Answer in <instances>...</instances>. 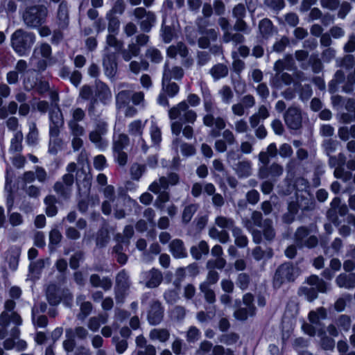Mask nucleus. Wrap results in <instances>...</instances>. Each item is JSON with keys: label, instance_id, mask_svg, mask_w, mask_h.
<instances>
[{"label": "nucleus", "instance_id": "1", "mask_svg": "<svg viewBox=\"0 0 355 355\" xmlns=\"http://www.w3.org/2000/svg\"><path fill=\"white\" fill-rule=\"evenodd\" d=\"M300 273L301 270L297 264L289 261L280 264L272 277L273 288L279 289L285 284L295 282Z\"/></svg>", "mask_w": 355, "mask_h": 355}, {"label": "nucleus", "instance_id": "2", "mask_svg": "<svg viewBox=\"0 0 355 355\" xmlns=\"http://www.w3.org/2000/svg\"><path fill=\"white\" fill-rule=\"evenodd\" d=\"M35 42V35L23 28L16 30L10 37L13 50L20 56L26 55Z\"/></svg>", "mask_w": 355, "mask_h": 355}, {"label": "nucleus", "instance_id": "3", "mask_svg": "<svg viewBox=\"0 0 355 355\" xmlns=\"http://www.w3.org/2000/svg\"><path fill=\"white\" fill-rule=\"evenodd\" d=\"M49 15V10L42 4L26 7L21 14V19L25 26L29 28H37L45 23Z\"/></svg>", "mask_w": 355, "mask_h": 355}, {"label": "nucleus", "instance_id": "4", "mask_svg": "<svg viewBox=\"0 0 355 355\" xmlns=\"http://www.w3.org/2000/svg\"><path fill=\"white\" fill-rule=\"evenodd\" d=\"M168 117L171 120L180 118L184 123L193 124L198 115L196 111L189 108L186 101H182L168 110Z\"/></svg>", "mask_w": 355, "mask_h": 355}, {"label": "nucleus", "instance_id": "5", "mask_svg": "<svg viewBox=\"0 0 355 355\" xmlns=\"http://www.w3.org/2000/svg\"><path fill=\"white\" fill-rule=\"evenodd\" d=\"M232 17L235 19L233 29L235 31H241L243 33H248L250 27L244 18L247 15V8L245 4L239 3L235 5L232 10Z\"/></svg>", "mask_w": 355, "mask_h": 355}, {"label": "nucleus", "instance_id": "6", "mask_svg": "<svg viewBox=\"0 0 355 355\" xmlns=\"http://www.w3.org/2000/svg\"><path fill=\"white\" fill-rule=\"evenodd\" d=\"M135 19L139 21L140 29L148 33L156 21L155 15L151 11H147L144 8L138 7L133 10Z\"/></svg>", "mask_w": 355, "mask_h": 355}, {"label": "nucleus", "instance_id": "7", "mask_svg": "<svg viewBox=\"0 0 355 355\" xmlns=\"http://www.w3.org/2000/svg\"><path fill=\"white\" fill-rule=\"evenodd\" d=\"M180 182V177L175 173H170L167 177L162 176L157 180L153 182L148 190L151 192L158 194L162 191H166L169 186L177 185Z\"/></svg>", "mask_w": 355, "mask_h": 355}, {"label": "nucleus", "instance_id": "8", "mask_svg": "<svg viewBox=\"0 0 355 355\" xmlns=\"http://www.w3.org/2000/svg\"><path fill=\"white\" fill-rule=\"evenodd\" d=\"M73 183V175L66 173L62 176L61 180L57 181L54 184L53 190L60 198L63 200H68L71 196Z\"/></svg>", "mask_w": 355, "mask_h": 355}, {"label": "nucleus", "instance_id": "9", "mask_svg": "<svg viewBox=\"0 0 355 355\" xmlns=\"http://www.w3.org/2000/svg\"><path fill=\"white\" fill-rule=\"evenodd\" d=\"M166 53L167 55L171 58H175L178 55H179L182 58H183L182 64L184 67L189 68L193 63V60L189 55V48L182 42L171 45L167 49Z\"/></svg>", "mask_w": 355, "mask_h": 355}, {"label": "nucleus", "instance_id": "10", "mask_svg": "<svg viewBox=\"0 0 355 355\" xmlns=\"http://www.w3.org/2000/svg\"><path fill=\"white\" fill-rule=\"evenodd\" d=\"M130 285L128 272L125 270H121L116 276L114 287L115 298L118 302H123Z\"/></svg>", "mask_w": 355, "mask_h": 355}, {"label": "nucleus", "instance_id": "11", "mask_svg": "<svg viewBox=\"0 0 355 355\" xmlns=\"http://www.w3.org/2000/svg\"><path fill=\"white\" fill-rule=\"evenodd\" d=\"M284 119L289 129L299 130L302 126V116L300 108L296 106H291L285 112Z\"/></svg>", "mask_w": 355, "mask_h": 355}, {"label": "nucleus", "instance_id": "12", "mask_svg": "<svg viewBox=\"0 0 355 355\" xmlns=\"http://www.w3.org/2000/svg\"><path fill=\"white\" fill-rule=\"evenodd\" d=\"M116 55L113 52L104 53L102 58V65L105 75L110 79H113L117 73L118 63Z\"/></svg>", "mask_w": 355, "mask_h": 355}, {"label": "nucleus", "instance_id": "13", "mask_svg": "<svg viewBox=\"0 0 355 355\" xmlns=\"http://www.w3.org/2000/svg\"><path fill=\"white\" fill-rule=\"evenodd\" d=\"M203 124L207 127H212L215 125V129H212L209 132L211 137H218L220 135V131L225 128L226 123L224 119L220 116L214 117L213 114H207L202 119Z\"/></svg>", "mask_w": 355, "mask_h": 355}, {"label": "nucleus", "instance_id": "14", "mask_svg": "<svg viewBox=\"0 0 355 355\" xmlns=\"http://www.w3.org/2000/svg\"><path fill=\"white\" fill-rule=\"evenodd\" d=\"M146 121H147L142 122L141 120H135L128 126V132L129 135L132 137H138V144H141L142 150L144 153H146L148 150V146L142 138V135Z\"/></svg>", "mask_w": 355, "mask_h": 355}, {"label": "nucleus", "instance_id": "15", "mask_svg": "<svg viewBox=\"0 0 355 355\" xmlns=\"http://www.w3.org/2000/svg\"><path fill=\"white\" fill-rule=\"evenodd\" d=\"M103 105H107L112 98V92L110 87L101 80H96L94 94L93 96Z\"/></svg>", "mask_w": 355, "mask_h": 355}, {"label": "nucleus", "instance_id": "16", "mask_svg": "<svg viewBox=\"0 0 355 355\" xmlns=\"http://www.w3.org/2000/svg\"><path fill=\"white\" fill-rule=\"evenodd\" d=\"M141 275L143 279L141 282H143L146 287L151 288L157 287L163 279L162 273L156 268L143 272Z\"/></svg>", "mask_w": 355, "mask_h": 355}, {"label": "nucleus", "instance_id": "17", "mask_svg": "<svg viewBox=\"0 0 355 355\" xmlns=\"http://www.w3.org/2000/svg\"><path fill=\"white\" fill-rule=\"evenodd\" d=\"M283 172V166L276 162H273L268 166H261L259 168L258 177L261 180L271 177V178L274 179V181H275V179L281 176Z\"/></svg>", "mask_w": 355, "mask_h": 355}, {"label": "nucleus", "instance_id": "18", "mask_svg": "<svg viewBox=\"0 0 355 355\" xmlns=\"http://www.w3.org/2000/svg\"><path fill=\"white\" fill-rule=\"evenodd\" d=\"M164 316V311L161 303L159 301H153L150 310L148 313V320L152 325L159 324Z\"/></svg>", "mask_w": 355, "mask_h": 355}, {"label": "nucleus", "instance_id": "19", "mask_svg": "<svg viewBox=\"0 0 355 355\" xmlns=\"http://www.w3.org/2000/svg\"><path fill=\"white\" fill-rule=\"evenodd\" d=\"M49 131H60L64 125V117L58 105L53 107L49 112Z\"/></svg>", "mask_w": 355, "mask_h": 355}, {"label": "nucleus", "instance_id": "20", "mask_svg": "<svg viewBox=\"0 0 355 355\" xmlns=\"http://www.w3.org/2000/svg\"><path fill=\"white\" fill-rule=\"evenodd\" d=\"M295 68V62L293 55L287 54L282 59L278 60L275 62L273 69L276 72V77H278L284 69L293 70Z\"/></svg>", "mask_w": 355, "mask_h": 355}, {"label": "nucleus", "instance_id": "21", "mask_svg": "<svg viewBox=\"0 0 355 355\" xmlns=\"http://www.w3.org/2000/svg\"><path fill=\"white\" fill-rule=\"evenodd\" d=\"M259 33L262 38L268 40L277 32V28L268 18H264L259 22Z\"/></svg>", "mask_w": 355, "mask_h": 355}, {"label": "nucleus", "instance_id": "22", "mask_svg": "<svg viewBox=\"0 0 355 355\" xmlns=\"http://www.w3.org/2000/svg\"><path fill=\"white\" fill-rule=\"evenodd\" d=\"M69 9L66 1H60L57 10V23L60 28L64 29L69 25Z\"/></svg>", "mask_w": 355, "mask_h": 355}, {"label": "nucleus", "instance_id": "23", "mask_svg": "<svg viewBox=\"0 0 355 355\" xmlns=\"http://www.w3.org/2000/svg\"><path fill=\"white\" fill-rule=\"evenodd\" d=\"M169 250L175 259H183L187 257L184 242L180 239H173L169 243Z\"/></svg>", "mask_w": 355, "mask_h": 355}, {"label": "nucleus", "instance_id": "24", "mask_svg": "<svg viewBox=\"0 0 355 355\" xmlns=\"http://www.w3.org/2000/svg\"><path fill=\"white\" fill-rule=\"evenodd\" d=\"M183 76L184 70L181 67L174 66L170 68L167 62L164 64L163 79L166 80H171L172 79L179 80L182 79Z\"/></svg>", "mask_w": 355, "mask_h": 355}, {"label": "nucleus", "instance_id": "25", "mask_svg": "<svg viewBox=\"0 0 355 355\" xmlns=\"http://www.w3.org/2000/svg\"><path fill=\"white\" fill-rule=\"evenodd\" d=\"M86 297L84 295H79L76 297V303L80 305V313L77 318L84 320L92 312L93 305L90 302L85 301Z\"/></svg>", "mask_w": 355, "mask_h": 355}, {"label": "nucleus", "instance_id": "26", "mask_svg": "<svg viewBox=\"0 0 355 355\" xmlns=\"http://www.w3.org/2000/svg\"><path fill=\"white\" fill-rule=\"evenodd\" d=\"M60 131H49V152L51 154H56L61 150L64 146L63 140L59 137Z\"/></svg>", "mask_w": 355, "mask_h": 355}, {"label": "nucleus", "instance_id": "27", "mask_svg": "<svg viewBox=\"0 0 355 355\" xmlns=\"http://www.w3.org/2000/svg\"><path fill=\"white\" fill-rule=\"evenodd\" d=\"M234 171L239 178H246L252 174V163L249 160L239 161L234 167Z\"/></svg>", "mask_w": 355, "mask_h": 355}, {"label": "nucleus", "instance_id": "28", "mask_svg": "<svg viewBox=\"0 0 355 355\" xmlns=\"http://www.w3.org/2000/svg\"><path fill=\"white\" fill-rule=\"evenodd\" d=\"M89 283L94 288H101L104 291H109L112 286V281L108 277H101L97 274H92L89 277Z\"/></svg>", "mask_w": 355, "mask_h": 355}, {"label": "nucleus", "instance_id": "29", "mask_svg": "<svg viewBox=\"0 0 355 355\" xmlns=\"http://www.w3.org/2000/svg\"><path fill=\"white\" fill-rule=\"evenodd\" d=\"M106 132L105 125L98 126L96 130L89 134V140L97 147L103 148L107 146V143L102 138V135Z\"/></svg>", "mask_w": 355, "mask_h": 355}, {"label": "nucleus", "instance_id": "30", "mask_svg": "<svg viewBox=\"0 0 355 355\" xmlns=\"http://www.w3.org/2000/svg\"><path fill=\"white\" fill-rule=\"evenodd\" d=\"M306 283L313 286L318 292L325 293L330 290V284L325 282L315 275H312L306 279Z\"/></svg>", "mask_w": 355, "mask_h": 355}, {"label": "nucleus", "instance_id": "31", "mask_svg": "<svg viewBox=\"0 0 355 355\" xmlns=\"http://www.w3.org/2000/svg\"><path fill=\"white\" fill-rule=\"evenodd\" d=\"M336 283L340 288H353L355 287V273H341L336 277Z\"/></svg>", "mask_w": 355, "mask_h": 355}, {"label": "nucleus", "instance_id": "32", "mask_svg": "<svg viewBox=\"0 0 355 355\" xmlns=\"http://www.w3.org/2000/svg\"><path fill=\"white\" fill-rule=\"evenodd\" d=\"M299 209L302 211H313L315 207V202L314 199L311 197L309 194L307 196L298 195L297 193V201Z\"/></svg>", "mask_w": 355, "mask_h": 355}, {"label": "nucleus", "instance_id": "33", "mask_svg": "<svg viewBox=\"0 0 355 355\" xmlns=\"http://www.w3.org/2000/svg\"><path fill=\"white\" fill-rule=\"evenodd\" d=\"M173 146L176 150H178V146H180L181 153L185 157L194 155L196 153L194 146L183 142L179 137H177L173 140Z\"/></svg>", "mask_w": 355, "mask_h": 355}, {"label": "nucleus", "instance_id": "34", "mask_svg": "<svg viewBox=\"0 0 355 355\" xmlns=\"http://www.w3.org/2000/svg\"><path fill=\"white\" fill-rule=\"evenodd\" d=\"M15 307V302L12 300H8L5 302L4 309L5 310L1 313V322H4L9 317L8 314H10V316L13 318L14 321L16 322L17 321H19V315L14 311V308Z\"/></svg>", "mask_w": 355, "mask_h": 355}, {"label": "nucleus", "instance_id": "35", "mask_svg": "<svg viewBox=\"0 0 355 355\" xmlns=\"http://www.w3.org/2000/svg\"><path fill=\"white\" fill-rule=\"evenodd\" d=\"M44 202L46 206L45 213L49 217L55 216L58 211V208L56 204L58 202V199L53 195H48L44 199Z\"/></svg>", "mask_w": 355, "mask_h": 355}, {"label": "nucleus", "instance_id": "36", "mask_svg": "<svg viewBox=\"0 0 355 355\" xmlns=\"http://www.w3.org/2000/svg\"><path fill=\"white\" fill-rule=\"evenodd\" d=\"M327 318V311L325 308L321 306L315 310L311 311L308 315V319L310 323L315 325H320V320H325Z\"/></svg>", "mask_w": 355, "mask_h": 355}, {"label": "nucleus", "instance_id": "37", "mask_svg": "<svg viewBox=\"0 0 355 355\" xmlns=\"http://www.w3.org/2000/svg\"><path fill=\"white\" fill-rule=\"evenodd\" d=\"M51 54L52 51L51 46L47 43H42L34 49L31 61L36 60L37 55H40L42 58L50 60L51 59Z\"/></svg>", "mask_w": 355, "mask_h": 355}, {"label": "nucleus", "instance_id": "38", "mask_svg": "<svg viewBox=\"0 0 355 355\" xmlns=\"http://www.w3.org/2000/svg\"><path fill=\"white\" fill-rule=\"evenodd\" d=\"M149 338L151 340H158L160 343H166L170 338V331L164 328H155L149 333Z\"/></svg>", "mask_w": 355, "mask_h": 355}, {"label": "nucleus", "instance_id": "39", "mask_svg": "<svg viewBox=\"0 0 355 355\" xmlns=\"http://www.w3.org/2000/svg\"><path fill=\"white\" fill-rule=\"evenodd\" d=\"M241 31L232 33L231 31L223 34L222 40L224 43L232 42L235 46L243 44L245 42V37Z\"/></svg>", "mask_w": 355, "mask_h": 355}, {"label": "nucleus", "instance_id": "40", "mask_svg": "<svg viewBox=\"0 0 355 355\" xmlns=\"http://www.w3.org/2000/svg\"><path fill=\"white\" fill-rule=\"evenodd\" d=\"M252 255L254 260L259 261L262 259L268 260L271 259L274 255V252L271 248L263 250L261 247L257 246L252 249Z\"/></svg>", "mask_w": 355, "mask_h": 355}, {"label": "nucleus", "instance_id": "41", "mask_svg": "<svg viewBox=\"0 0 355 355\" xmlns=\"http://www.w3.org/2000/svg\"><path fill=\"white\" fill-rule=\"evenodd\" d=\"M132 92L130 90H122L116 95V106L118 110L125 108L131 100Z\"/></svg>", "mask_w": 355, "mask_h": 355}, {"label": "nucleus", "instance_id": "42", "mask_svg": "<svg viewBox=\"0 0 355 355\" xmlns=\"http://www.w3.org/2000/svg\"><path fill=\"white\" fill-rule=\"evenodd\" d=\"M46 295L49 303L52 306L58 305L61 301L59 290L55 284L48 286Z\"/></svg>", "mask_w": 355, "mask_h": 355}, {"label": "nucleus", "instance_id": "43", "mask_svg": "<svg viewBox=\"0 0 355 355\" xmlns=\"http://www.w3.org/2000/svg\"><path fill=\"white\" fill-rule=\"evenodd\" d=\"M209 250V248L207 242L201 241L198 245L192 246L190 252L195 259L199 260L201 259L202 254H207Z\"/></svg>", "mask_w": 355, "mask_h": 355}, {"label": "nucleus", "instance_id": "44", "mask_svg": "<svg viewBox=\"0 0 355 355\" xmlns=\"http://www.w3.org/2000/svg\"><path fill=\"white\" fill-rule=\"evenodd\" d=\"M261 227H263L262 233L264 239L270 243L273 241L276 236V232L272 226V220L270 218L265 219Z\"/></svg>", "mask_w": 355, "mask_h": 355}, {"label": "nucleus", "instance_id": "45", "mask_svg": "<svg viewBox=\"0 0 355 355\" xmlns=\"http://www.w3.org/2000/svg\"><path fill=\"white\" fill-rule=\"evenodd\" d=\"M141 49L137 47V44L134 42L130 43L127 49H123L120 51L121 55L125 61H130L132 58L137 57L140 53Z\"/></svg>", "mask_w": 355, "mask_h": 355}, {"label": "nucleus", "instance_id": "46", "mask_svg": "<svg viewBox=\"0 0 355 355\" xmlns=\"http://www.w3.org/2000/svg\"><path fill=\"white\" fill-rule=\"evenodd\" d=\"M228 73V67L222 63L214 65L209 70V73L215 80L226 77Z\"/></svg>", "mask_w": 355, "mask_h": 355}, {"label": "nucleus", "instance_id": "47", "mask_svg": "<svg viewBox=\"0 0 355 355\" xmlns=\"http://www.w3.org/2000/svg\"><path fill=\"white\" fill-rule=\"evenodd\" d=\"M328 242L322 241L320 243L321 246L324 249V252L327 255H329L330 257L333 256L334 253H338L343 246V241L340 239L336 238L331 243V249L333 252H331L330 248L327 245Z\"/></svg>", "mask_w": 355, "mask_h": 355}, {"label": "nucleus", "instance_id": "48", "mask_svg": "<svg viewBox=\"0 0 355 355\" xmlns=\"http://www.w3.org/2000/svg\"><path fill=\"white\" fill-rule=\"evenodd\" d=\"M232 236L234 237V243L239 248H245L248 244V237L243 234V230L239 227H236L232 230Z\"/></svg>", "mask_w": 355, "mask_h": 355}, {"label": "nucleus", "instance_id": "49", "mask_svg": "<svg viewBox=\"0 0 355 355\" xmlns=\"http://www.w3.org/2000/svg\"><path fill=\"white\" fill-rule=\"evenodd\" d=\"M23 133L21 130L17 131L10 141V151L12 153H19L23 149L22 141Z\"/></svg>", "mask_w": 355, "mask_h": 355}, {"label": "nucleus", "instance_id": "50", "mask_svg": "<svg viewBox=\"0 0 355 355\" xmlns=\"http://www.w3.org/2000/svg\"><path fill=\"white\" fill-rule=\"evenodd\" d=\"M65 336L66 339L63 341V348L67 353L72 352L76 345L73 329L71 328L66 329Z\"/></svg>", "mask_w": 355, "mask_h": 355}, {"label": "nucleus", "instance_id": "51", "mask_svg": "<svg viewBox=\"0 0 355 355\" xmlns=\"http://www.w3.org/2000/svg\"><path fill=\"white\" fill-rule=\"evenodd\" d=\"M310 232V230L305 226H301L296 230L294 234V239L297 246L303 247L304 242L307 239Z\"/></svg>", "mask_w": 355, "mask_h": 355}, {"label": "nucleus", "instance_id": "52", "mask_svg": "<svg viewBox=\"0 0 355 355\" xmlns=\"http://www.w3.org/2000/svg\"><path fill=\"white\" fill-rule=\"evenodd\" d=\"M346 157L343 153H338L337 155L329 156L328 164L331 168H340L344 167L346 164Z\"/></svg>", "mask_w": 355, "mask_h": 355}, {"label": "nucleus", "instance_id": "53", "mask_svg": "<svg viewBox=\"0 0 355 355\" xmlns=\"http://www.w3.org/2000/svg\"><path fill=\"white\" fill-rule=\"evenodd\" d=\"M256 313V307L239 308L234 313L236 319L241 321L246 320L249 316H254Z\"/></svg>", "mask_w": 355, "mask_h": 355}, {"label": "nucleus", "instance_id": "54", "mask_svg": "<svg viewBox=\"0 0 355 355\" xmlns=\"http://www.w3.org/2000/svg\"><path fill=\"white\" fill-rule=\"evenodd\" d=\"M335 323L340 331L347 332L351 327L352 320L349 315L342 314L336 318Z\"/></svg>", "mask_w": 355, "mask_h": 355}, {"label": "nucleus", "instance_id": "55", "mask_svg": "<svg viewBox=\"0 0 355 355\" xmlns=\"http://www.w3.org/2000/svg\"><path fill=\"white\" fill-rule=\"evenodd\" d=\"M129 137L125 134H119L116 137L114 138L113 150L121 151L129 144Z\"/></svg>", "mask_w": 355, "mask_h": 355}, {"label": "nucleus", "instance_id": "56", "mask_svg": "<svg viewBox=\"0 0 355 355\" xmlns=\"http://www.w3.org/2000/svg\"><path fill=\"white\" fill-rule=\"evenodd\" d=\"M162 89L170 97H174L179 92L178 85L171 80L162 78Z\"/></svg>", "mask_w": 355, "mask_h": 355}, {"label": "nucleus", "instance_id": "57", "mask_svg": "<svg viewBox=\"0 0 355 355\" xmlns=\"http://www.w3.org/2000/svg\"><path fill=\"white\" fill-rule=\"evenodd\" d=\"M215 224L220 228L223 229V230H225V229H228L232 232V230L236 227L234 219L222 216H219L216 218Z\"/></svg>", "mask_w": 355, "mask_h": 355}, {"label": "nucleus", "instance_id": "58", "mask_svg": "<svg viewBox=\"0 0 355 355\" xmlns=\"http://www.w3.org/2000/svg\"><path fill=\"white\" fill-rule=\"evenodd\" d=\"M293 80V76L286 72H282L278 77H276V76H275V78L272 81L271 85L275 88H280L281 83L279 81H282L286 85H289L292 83Z\"/></svg>", "mask_w": 355, "mask_h": 355}, {"label": "nucleus", "instance_id": "59", "mask_svg": "<svg viewBox=\"0 0 355 355\" xmlns=\"http://www.w3.org/2000/svg\"><path fill=\"white\" fill-rule=\"evenodd\" d=\"M39 309L37 305L32 309V320L35 325L40 327H44L48 324L47 317L45 315H38Z\"/></svg>", "mask_w": 355, "mask_h": 355}, {"label": "nucleus", "instance_id": "60", "mask_svg": "<svg viewBox=\"0 0 355 355\" xmlns=\"http://www.w3.org/2000/svg\"><path fill=\"white\" fill-rule=\"evenodd\" d=\"M200 291L204 294L207 302L213 304L216 302V295L214 291L207 286V283H201L199 286Z\"/></svg>", "mask_w": 355, "mask_h": 355}, {"label": "nucleus", "instance_id": "61", "mask_svg": "<svg viewBox=\"0 0 355 355\" xmlns=\"http://www.w3.org/2000/svg\"><path fill=\"white\" fill-rule=\"evenodd\" d=\"M337 63L338 67L349 70L355 66V57L352 54H347L337 60Z\"/></svg>", "mask_w": 355, "mask_h": 355}, {"label": "nucleus", "instance_id": "62", "mask_svg": "<svg viewBox=\"0 0 355 355\" xmlns=\"http://www.w3.org/2000/svg\"><path fill=\"white\" fill-rule=\"evenodd\" d=\"M26 142L30 146H35L37 144L38 140V130L35 123L29 125V132L26 135Z\"/></svg>", "mask_w": 355, "mask_h": 355}, {"label": "nucleus", "instance_id": "63", "mask_svg": "<svg viewBox=\"0 0 355 355\" xmlns=\"http://www.w3.org/2000/svg\"><path fill=\"white\" fill-rule=\"evenodd\" d=\"M19 252L14 249H10L6 252V259L9 263L10 268L12 270H15L18 265V260Z\"/></svg>", "mask_w": 355, "mask_h": 355}, {"label": "nucleus", "instance_id": "64", "mask_svg": "<svg viewBox=\"0 0 355 355\" xmlns=\"http://www.w3.org/2000/svg\"><path fill=\"white\" fill-rule=\"evenodd\" d=\"M251 282L250 275L245 272H241L238 275L236 279V286L242 291L248 289Z\"/></svg>", "mask_w": 355, "mask_h": 355}]
</instances>
